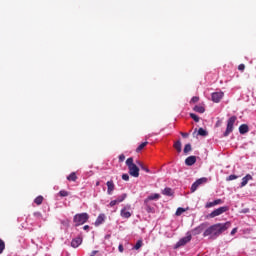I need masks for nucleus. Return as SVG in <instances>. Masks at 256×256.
Segmentation results:
<instances>
[{"instance_id": "obj_1", "label": "nucleus", "mask_w": 256, "mask_h": 256, "mask_svg": "<svg viewBox=\"0 0 256 256\" xmlns=\"http://www.w3.org/2000/svg\"><path fill=\"white\" fill-rule=\"evenodd\" d=\"M231 227V222L218 223L210 226L203 233V237H210V239H217L221 234L225 233Z\"/></svg>"}, {"instance_id": "obj_2", "label": "nucleus", "mask_w": 256, "mask_h": 256, "mask_svg": "<svg viewBox=\"0 0 256 256\" xmlns=\"http://www.w3.org/2000/svg\"><path fill=\"white\" fill-rule=\"evenodd\" d=\"M126 165L129 169V174L131 177H139V167H137V164L133 163V157L126 160Z\"/></svg>"}, {"instance_id": "obj_3", "label": "nucleus", "mask_w": 256, "mask_h": 256, "mask_svg": "<svg viewBox=\"0 0 256 256\" xmlns=\"http://www.w3.org/2000/svg\"><path fill=\"white\" fill-rule=\"evenodd\" d=\"M73 221L75 223V227L85 225V223H87V221H89V214H87L85 212L80 213V214H76L73 218Z\"/></svg>"}, {"instance_id": "obj_4", "label": "nucleus", "mask_w": 256, "mask_h": 256, "mask_svg": "<svg viewBox=\"0 0 256 256\" xmlns=\"http://www.w3.org/2000/svg\"><path fill=\"white\" fill-rule=\"evenodd\" d=\"M235 121H237V116H232L227 121L226 131L223 134V137H229L231 133H233V125H235Z\"/></svg>"}, {"instance_id": "obj_5", "label": "nucleus", "mask_w": 256, "mask_h": 256, "mask_svg": "<svg viewBox=\"0 0 256 256\" xmlns=\"http://www.w3.org/2000/svg\"><path fill=\"white\" fill-rule=\"evenodd\" d=\"M227 211H229V207L222 206V207H219L218 209H215L214 211H212L208 215V217H210V219H215V217H219V215H223V213H227Z\"/></svg>"}, {"instance_id": "obj_6", "label": "nucleus", "mask_w": 256, "mask_h": 256, "mask_svg": "<svg viewBox=\"0 0 256 256\" xmlns=\"http://www.w3.org/2000/svg\"><path fill=\"white\" fill-rule=\"evenodd\" d=\"M193 239V236L191 235V232H187L186 236L181 238L175 245V249H179V247H183L187 245Z\"/></svg>"}, {"instance_id": "obj_7", "label": "nucleus", "mask_w": 256, "mask_h": 256, "mask_svg": "<svg viewBox=\"0 0 256 256\" xmlns=\"http://www.w3.org/2000/svg\"><path fill=\"white\" fill-rule=\"evenodd\" d=\"M223 92H214L212 93V101L214 103H219L221 101V99H223Z\"/></svg>"}, {"instance_id": "obj_8", "label": "nucleus", "mask_w": 256, "mask_h": 256, "mask_svg": "<svg viewBox=\"0 0 256 256\" xmlns=\"http://www.w3.org/2000/svg\"><path fill=\"white\" fill-rule=\"evenodd\" d=\"M216 205H223V201L221 199H216L213 202H208L205 204V208L211 209V207H216Z\"/></svg>"}, {"instance_id": "obj_9", "label": "nucleus", "mask_w": 256, "mask_h": 256, "mask_svg": "<svg viewBox=\"0 0 256 256\" xmlns=\"http://www.w3.org/2000/svg\"><path fill=\"white\" fill-rule=\"evenodd\" d=\"M82 243H83V238L78 236L71 241V247H73L74 249H77V247H79V245H81Z\"/></svg>"}, {"instance_id": "obj_10", "label": "nucleus", "mask_w": 256, "mask_h": 256, "mask_svg": "<svg viewBox=\"0 0 256 256\" xmlns=\"http://www.w3.org/2000/svg\"><path fill=\"white\" fill-rule=\"evenodd\" d=\"M195 163H197V157L196 156H189L185 159V164L188 167H191V166L195 165Z\"/></svg>"}, {"instance_id": "obj_11", "label": "nucleus", "mask_w": 256, "mask_h": 256, "mask_svg": "<svg viewBox=\"0 0 256 256\" xmlns=\"http://www.w3.org/2000/svg\"><path fill=\"white\" fill-rule=\"evenodd\" d=\"M106 185H107V194L113 195V191H115V183H113V180L108 181Z\"/></svg>"}, {"instance_id": "obj_12", "label": "nucleus", "mask_w": 256, "mask_h": 256, "mask_svg": "<svg viewBox=\"0 0 256 256\" xmlns=\"http://www.w3.org/2000/svg\"><path fill=\"white\" fill-rule=\"evenodd\" d=\"M120 215L123 219H129L131 217L132 213L127 211V207H124L121 209Z\"/></svg>"}, {"instance_id": "obj_13", "label": "nucleus", "mask_w": 256, "mask_h": 256, "mask_svg": "<svg viewBox=\"0 0 256 256\" xmlns=\"http://www.w3.org/2000/svg\"><path fill=\"white\" fill-rule=\"evenodd\" d=\"M249 181H253V176L251 174H247L245 177L242 178L241 187H245Z\"/></svg>"}, {"instance_id": "obj_14", "label": "nucleus", "mask_w": 256, "mask_h": 256, "mask_svg": "<svg viewBox=\"0 0 256 256\" xmlns=\"http://www.w3.org/2000/svg\"><path fill=\"white\" fill-rule=\"evenodd\" d=\"M240 135H245V133H249V126L247 124H242L239 127Z\"/></svg>"}, {"instance_id": "obj_15", "label": "nucleus", "mask_w": 256, "mask_h": 256, "mask_svg": "<svg viewBox=\"0 0 256 256\" xmlns=\"http://www.w3.org/2000/svg\"><path fill=\"white\" fill-rule=\"evenodd\" d=\"M161 195L159 194H152L146 198L144 203H149V201H155V199H160Z\"/></svg>"}, {"instance_id": "obj_16", "label": "nucleus", "mask_w": 256, "mask_h": 256, "mask_svg": "<svg viewBox=\"0 0 256 256\" xmlns=\"http://www.w3.org/2000/svg\"><path fill=\"white\" fill-rule=\"evenodd\" d=\"M104 221H105V216L99 215L95 221L96 227H99V225H101Z\"/></svg>"}, {"instance_id": "obj_17", "label": "nucleus", "mask_w": 256, "mask_h": 256, "mask_svg": "<svg viewBox=\"0 0 256 256\" xmlns=\"http://www.w3.org/2000/svg\"><path fill=\"white\" fill-rule=\"evenodd\" d=\"M193 235H201L203 233V225H200L196 227L194 230H192Z\"/></svg>"}, {"instance_id": "obj_18", "label": "nucleus", "mask_w": 256, "mask_h": 256, "mask_svg": "<svg viewBox=\"0 0 256 256\" xmlns=\"http://www.w3.org/2000/svg\"><path fill=\"white\" fill-rule=\"evenodd\" d=\"M147 145H149V142H143L141 143L137 148H136V153H140V151H143V149H145V147H147Z\"/></svg>"}, {"instance_id": "obj_19", "label": "nucleus", "mask_w": 256, "mask_h": 256, "mask_svg": "<svg viewBox=\"0 0 256 256\" xmlns=\"http://www.w3.org/2000/svg\"><path fill=\"white\" fill-rule=\"evenodd\" d=\"M137 165L140 166V168L142 169V171H145L146 173H151V170H149V169L147 168V166H145V164H143V162L137 161Z\"/></svg>"}, {"instance_id": "obj_20", "label": "nucleus", "mask_w": 256, "mask_h": 256, "mask_svg": "<svg viewBox=\"0 0 256 256\" xmlns=\"http://www.w3.org/2000/svg\"><path fill=\"white\" fill-rule=\"evenodd\" d=\"M163 195H166L167 197H171L173 195V190L171 188H165L162 191Z\"/></svg>"}, {"instance_id": "obj_21", "label": "nucleus", "mask_w": 256, "mask_h": 256, "mask_svg": "<svg viewBox=\"0 0 256 256\" xmlns=\"http://www.w3.org/2000/svg\"><path fill=\"white\" fill-rule=\"evenodd\" d=\"M174 149H176V151L178 153H181L182 151V148H181V140H178L174 143Z\"/></svg>"}, {"instance_id": "obj_22", "label": "nucleus", "mask_w": 256, "mask_h": 256, "mask_svg": "<svg viewBox=\"0 0 256 256\" xmlns=\"http://www.w3.org/2000/svg\"><path fill=\"white\" fill-rule=\"evenodd\" d=\"M193 111H195L196 113H203V112L205 111V107L196 105V106L193 108Z\"/></svg>"}, {"instance_id": "obj_23", "label": "nucleus", "mask_w": 256, "mask_h": 256, "mask_svg": "<svg viewBox=\"0 0 256 256\" xmlns=\"http://www.w3.org/2000/svg\"><path fill=\"white\" fill-rule=\"evenodd\" d=\"M198 135H200L201 137H207V135H209V133L205 129L199 128Z\"/></svg>"}, {"instance_id": "obj_24", "label": "nucleus", "mask_w": 256, "mask_h": 256, "mask_svg": "<svg viewBox=\"0 0 256 256\" xmlns=\"http://www.w3.org/2000/svg\"><path fill=\"white\" fill-rule=\"evenodd\" d=\"M68 181H77V174L72 172L69 176H67Z\"/></svg>"}, {"instance_id": "obj_25", "label": "nucleus", "mask_w": 256, "mask_h": 256, "mask_svg": "<svg viewBox=\"0 0 256 256\" xmlns=\"http://www.w3.org/2000/svg\"><path fill=\"white\" fill-rule=\"evenodd\" d=\"M140 247H143V240H138L135 246L133 247V249H135L136 251H139Z\"/></svg>"}, {"instance_id": "obj_26", "label": "nucleus", "mask_w": 256, "mask_h": 256, "mask_svg": "<svg viewBox=\"0 0 256 256\" xmlns=\"http://www.w3.org/2000/svg\"><path fill=\"white\" fill-rule=\"evenodd\" d=\"M43 196H37L35 199H34V203L37 204V205H41L43 203Z\"/></svg>"}, {"instance_id": "obj_27", "label": "nucleus", "mask_w": 256, "mask_h": 256, "mask_svg": "<svg viewBox=\"0 0 256 256\" xmlns=\"http://www.w3.org/2000/svg\"><path fill=\"white\" fill-rule=\"evenodd\" d=\"M127 199V194H122L120 196H118V198L116 199L117 203H123V200Z\"/></svg>"}, {"instance_id": "obj_28", "label": "nucleus", "mask_w": 256, "mask_h": 256, "mask_svg": "<svg viewBox=\"0 0 256 256\" xmlns=\"http://www.w3.org/2000/svg\"><path fill=\"white\" fill-rule=\"evenodd\" d=\"M183 213H185V208H178V209L176 210L175 215H176L177 217H179V216L183 215Z\"/></svg>"}, {"instance_id": "obj_29", "label": "nucleus", "mask_w": 256, "mask_h": 256, "mask_svg": "<svg viewBox=\"0 0 256 256\" xmlns=\"http://www.w3.org/2000/svg\"><path fill=\"white\" fill-rule=\"evenodd\" d=\"M58 195H60V197H69V192L67 190H61Z\"/></svg>"}, {"instance_id": "obj_30", "label": "nucleus", "mask_w": 256, "mask_h": 256, "mask_svg": "<svg viewBox=\"0 0 256 256\" xmlns=\"http://www.w3.org/2000/svg\"><path fill=\"white\" fill-rule=\"evenodd\" d=\"M190 117L193 119V121H195V123H199V116L194 113H190Z\"/></svg>"}, {"instance_id": "obj_31", "label": "nucleus", "mask_w": 256, "mask_h": 256, "mask_svg": "<svg viewBox=\"0 0 256 256\" xmlns=\"http://www.w3.org/2000/svg\"><path fill=\"white\" fill-rule=\"evenodd\" d=\"M191 150H192L191 144H186L185 147H184L185 155H187V153H189V151H191Z\"/></svg>"}, {"instance_id": "obj_32", "label": "nucleus", "mask_w": 256, "mask_h": 256, "mask_svg": "<svg viewBox=\"0 0 256 256\" xmlns=\"http://www.w3.org/2000/svg\"><path fill=\"white\" fill-rule=\"evenodd\" d=\"M5 251V242L0 239V255Z\"/></svg>"}, {"instance_id": "obj_33", "label": "nucleus", "mask_w": 256, "mask_h": 256, "mask_svg": "<svg viewBox=\"0 0 256 256\" xmlns=\"http://www.w3.org/2000/svg\"><path fill=\"white\" fill-rule=\"evenodd\" d=\"M207 181V178H200L198 180H196V183L198 185H203V183H205Z\"/></svg>"}, {"instance_id": "obj_34", "label": "nucleus", "mask_w": 256, "mask_h": 256, "mask_svg": "<svg viewBox=\"0 0 256 256\" xmlns=\"http://www.w3.org/2000/svg\"><path fill=\"white\" fill-rule=\"evenodd\" d=\"M199 187L198 183L197 182H194L191 186V191L192 193H195V190Z\"/></svg>"}, {"instance_id": "obj_35", "label": "nucleus", "mask_w": 256, "mask_h": 256, "mask_svg": "<svg viewBox=\"0 0 256 256\" xmlns=\"http://www.w3.org/2000/svg\"><path fill=\"white\" fill-rule=\"evenodd\" d=\"M146 211H147V213H155V208H153V207L147 205V206H146Z\"/></svg>"}, {"instance_id": "obj_36", "label": "nucleus", "mask_w": 256, "mask_h": 256, "mask_svg": "<svg viewBox=\"0 0 256 256\" xmlns=\"http://www.w3.org/2000/svg\"><path fill=\"white\" fill-rule=\"evenodd\" d=\"M199 101V96H194L192 97V99L190 100V103H198Z\"/></svg>"}, {"instance_id": "obj_37", "label": "nucleus", "mask_w": 256, "mask_h": 256, "mask_svg": "<svg viewBox=\"0 0 256 256\" xmlns=\"http://www.w3.org/2000/svg\"><path fill=\"white\" fill-rule=\"evenodd\" d=\"M34 217H36V219H41V217H43V215L41 214V212H34Z\"/></svg>"}, {"instance_id": "obj_38", "label": "nucleus", "mask_w": 256, "mask_h": 256, "mask_svg": "<svg viewBox=\"0 0 256 256\" xmlns=\"http://www.w3.org/2000/svg\"><path fill=\"white\" fill-rule=\"evenodd\" d=\"M237 175H230L228 178H227V181H234V179H237Z\"/></svg>"}, {"instance_id": "obj_39", "label": "nucleus", "mask_w": 256, "mask_h": 256, "mask_svg": "<svg viewBox=\"0 0 256 256\" xmlns=\"http://www.w3.org/2000/svg\"><path fill=\"white\" fill-rule=\"evenodd\" d=\"M118 159L120 163H123L125 161V154H120Z\"/></svg>"}, {"instance_id": "obj_40", "label": "nucleus", "mask_w": 256, "mask_h": 256, "mask_svg": "<svg viewBox=\"0 0 256 256\" xmlns=\"http://www.w3.org/2000/svg\"><path fill=\"white\" fill-rule=\"evenodd\" d=\"M238 71H245V64H240L238 66Z\"/></svg>"}, {"instance_id": "obj_41", "label": "nucleus", "mask_w": 256, "mask_h": 256, "mask_svg": "<svg viewBox=\"0 0 256 256\" xmlns=\"http://www.w3.org/2000/svg\"><path fill=\"white\" fill-rule=\"evenodd\" d=\"M122 179L123 181H129V174H123Z\"/></svg>"}, {"instance_id": "obj_42", "label": "nucleus", "mask_w": 256, "mask_h": 256, "mask_svg": "<svg viewBox=\"0 0 256 256\" xmlns=\"http://www.w3.org/2000/svg\"><path fill=\"white\" fill-rule=\"evenodd\" d=\"M119 202H117V200H112L111 202H110V206L111 207H115V205H117Z\"/></svg>"}, {"instance_id": "obj_43", "label": "nucleus", "mask_w": 256, "mask_h": 256, "mask_svg": "<svg viewBox=\"0 0 256 256\" xmlns=\"http://www.w3.org/2000/svg\"><path fill=\"white\" fill-rule=\"evenodd\" d=\"M118 251H119L120 253H123V251H124L123 244H120V245L118 246Z\"/></svg>"}, {"instance_id": "obj_44", "label": "nucleus", "mask_w": 256, "mask_h": 256, "mask_svg": "<svg viewBox=\"0 0 256 256\" xmlns=\"http://www.w3.org/2000/svg\"><path fill=\"white\" fill-rule=\"evenodd\" d=\"M181 136L184 138L189 137V133H185V132H180Z\"/></svg>"}, {"instance_id": "obj_45", "label": "nucleus", "mask_w": 256, "mask_h": 256, "mask_svg": "<svg viewBox=\"0 0 256 256\" xmlns=\"http://www.w3.org/2000/svg\"><path fill=\"white\" fill-rule=\"evenodd\" d=\"M96 253H99V251H97V250L92 251L91 254H90V256H95Z\"/></svg>"}, {"instance_id": "obj_46", "label": "nucleus", "mask_w": 256, "mask_h": 256, "mask_svg": "<svg viewBox=\"0 0 256 256\" xmlns=\"http://www.w3.org/2000/svg\"><path fill=\"white\" fill-rule=\"evenodd\" d=\"M235 233H237V228H234V229L231 231V235H235Z\"/></svg>"}, {"instance_id": "obj_47", "label": "nucleus", "mask_w": 256, "mask_h": 256, "mask_svg": "<svg viewBox=\"0 0 256 256\" xmlns=\"http://www.w3.org/2000/svg\"><path fill=\"white\" fill-rule=\"evenodd\" d=\"M242 213H249V208H245L242 210Z\"/></svg>"}, {"instance_id": "obj_48", "label": "nucleus", "mask_w": 256, "mask_h": 256, "mask_svg": "<svg viewBox=\"0 0 256 256\" xmlns=\"http://www.w3.org/2000/svg\"><path fill=\"white\" fill-rule=\"evenodd\" d=\"M83 229H84V231H89V225H85V226L83 227Z\"/></svg>"}, {"instance_id": "obj_49", "label": "nucleus", "mask_w": 256, "mask_h": 256, "mask_svg": "<svg viewBox=\"0 0 256 256\" xmlns=\"http://www.w3.org/2000/svg\"><path fill=\"white\" fill-rule=\"evenodd\" d=\"M221 126V121H217L216 122V127H220Z\"/></svg>"}, {"instance_id": "obj_50", "label": "nucleus", "mask_w": 256, "mask_h": 256, "mask_svg": "<svg viewBox=\"0 0 256 256\" xmlns=\"http://www.w3.org/2000/svg\"><path fill=\"white\" fill-rule=\"evenodd\" d=\"M96 186L99 187V182H96Z\"/></svg>"}]
</instances>
